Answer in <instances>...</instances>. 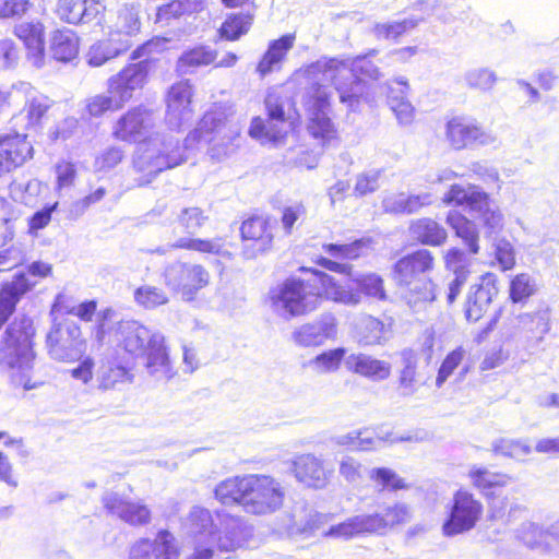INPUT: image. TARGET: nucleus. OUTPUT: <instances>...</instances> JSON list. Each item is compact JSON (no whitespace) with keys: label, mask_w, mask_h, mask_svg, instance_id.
Wrapping results in <instances>:
<instances>
[{"label":"nucleus","mask_w":559,"mask_h":559,"mask_svg":"<svg viewBox=\"0 0 559 559\" xmlns=\"http://www.w3.org/2000/svg\"><path fill=\"white\" fill-rule=\"evenodd\" d=\"M358 56L350 61L335 58H322L306 69L309 86L302 95V104L308 115V131L314 139L324 143L334 136L335 130L329 117L331 93L328 83H332L340 95L341 103L356 110L362 93V82L357 74L378 80L379 68L369 59L374 56Z\"/></svg>","instance_id":"1"},{"label":"nucleus","mask_w":559,"mask_h":559,"mask_svg":"<svg viewBox=\"0 0 559 559\" xmlns=\"http://www.w3.org/2000/svg\"><path fill=\"white\" fill-rule=\"evenodd\" d=\"M215 524L210 510L195 506L182 521L181 530L188 538L192 554L186 559H223L242 548L251 537V530L238 516L217 513Z\"/></svg>","instance_id":"2"},{"label":"nucleus","mask_w":559,"mask_h":559,"mask_svg":"<svg viewBox=\"0 0 559 559\" xmlns=\"http://www.w3.org/2000/svg\"><path fill=\"white\" fill-rule=\"evenodd\" d=\"M111 342L126 355L146 358L150 374L157 379H170V361L164 335L138 320L117 323L111 333Z\"/></svg>","instance_id":"3"},{"label":"nucleus","mask_w":559,"mask_h":559,"mask_svg":"<svg viewBox=\"0 0 559 559\" xmlns=\"http://www.w3.org/2000/svg\"><path fill=\"white\" fill-rule=\"evenodd\" d=\"M435 269V258L427 249H418L399 259L392 267V280L402 301L419 313L436 300L433 282L428 274Z\"/></svg>","instance_id":"4"},{"label":"nucleus","mask_w":559,"mask_h":559,"mask_svg":"<svg viewBox=\"0 0 559 559\" xmlns=\"http://www.w3.org/2000/svg\"><path fill=\"white\" fill-rule=\"evenodd\" d=\"M32 319L22 317L12 321L5 330L0 346V367L15 386L32 390L39 385L33 380L35 354Z\"/></svg>","instance_id":"5"},{"label":"nucleus","mask_w":559,"mask_h":559,"mask_svg":"<svg viewBox=\"0 0 559 559\" xmlns=\"http://www.w3.org/2000/svg\"><path fill=\"white\" fill-rule=\"evenodd\" d=\"M239 129L223 118L222 114L207 112L199 127L183 141L186 155L177 157V166L187 162L199 148L202 140L210 143L209 154L215 160H222L234 152L233 142L238 138Z\"/></svg>","instance_id":"6"},{"label":"nucleus","mask_w":559,"mask_h":559,"mask_svg":"<svg viewBox=\"0 0 559 559\" xmlns=\"http://www.w3.org/2000/svg\"><path fill=\"white\" fill-rule=\"evenodd\" d=\"M412 511L405 503L386 506L382 512L358 514L344 522L332 525L323 533L325 537L350 539L364 534L384 535L399 525L408 523Z\"/></svg>","instance_id":"7"},{"label":"nucleus","mask_w":559,"mask_h":559,"mask_svg":"<svg viewBox=\"0 0 559 559\" xmlns=\"http://www.w3.org/2000/svg\"><path fill=\"white\" fill-rule=\"evenodd\" d=\"M269 300L272 311L289 321L316 310L320 305V294L309 282L288 278L270 290Z\"/></svg>","instance_id":"8"},{"label":"nucleus","mask_w":559,"mask_h":559,"mask_svg":"<svg viewBox=\"0 0 559 559\" xmlns=\"http://www.w3.org/2000/svg\"><path fill=\"white\" fill-rule=\"evenodd\" d=\"M242 509L253 515H269L283 506L285 490L282 484L269 475H247Z\"/></svg>","instance_id":"9"},{"label":"nucleus","mask_w":559,"mask_h":559,"mask_svg":"<svg viewBox=\"0 0 559 559\" xmlns=\"http://www.w3.org/2000/svg\"><path fill=\"white\" fill-rule=\"evenodd\" d=\"M170 147L171 142L166 143L165 138L158 133L150 135L147 140L138 144L132 165L136 173L143 174L144 183L151 182L156 175L173 167Z\"/></svg>","instance_id":"10"},{"label":"nucleus","mask_w":559,"mask_h":559,"mask_svg":"<svg viewBox=\"0 0 559 559\" xmlns=\"http://www.w3.org/2000/svg\"><path fill=\"white\" fill-rule=\"evenodd\" d=\"M483 514V504L467 490H457L453 496L449 519L442 526L445 536H455L475 527Z\"/></svg>","instance_id":"11"},{"label":"nucleus","mask_w":559,"mask_h":559,"mask_svg":"<svg viewBox=\"0 0 559 559\" xmlns=\"http://www.w3.org/2000/svg\"><path fill=\"white\" fill-rule=\"evenodd\" d=\"M445 140L454 150L471 146H487L497 142V136L467 117H453L445 124Z\"/></svg>","instance_id":"12"},{"label":"nucleus","mask_w":559,"mask_h":559,"mask_svg":"<svg viewBox=\"0 0 559 559\" xmlns=\"http://www.w3.org/2000/svg\"><path fill=\"white\" fill-rule=\"evenodd\" d=\"M49 356L59 361L78 359L83 352L81 330L74 322L55 323L47 335Z\"/></svg>","instance_id":"13"},{"label":"nucleus","mask_w":559,"mask_h":559,"mask_svg":"<svg viewBox=\"0 0 559 559\" xmlns=\"http://www.w3.org/2000/svg\"><path fill=\"white\" fill-rule=\"evenodd\" d=\"M150 70V60H142L124 67L120 72L109 78L108 93L114 95L118 104L123 107L132 99L135 92L144 87Z\"/></svg>","instance_id":"14"},{"label":"nucleus","mask_w":559,"mask_h":559,"mask_svg":"<svg viewBox=\"0 0 559 559\" xmlns=\"http://www.w3.org/2000/svg\"><path fill=\"white\" fill-rule=\"evenodd\" d=\"M265 106L269 112L267 122L265 123L259 117L253 118L249 134L262 144L277 145L286 134L283 129L285 121L283 105L277 96L269 94L265 98Z\"/></svg>","instance_id":"15"},{"label":"nucleus","mask_w":559,"mask_h":559,"mask_svg":"<svg viewBox=\"0 0 559 559\" xmlns=\"http://www.w3.org/2000/svg\"><path fill=\"white\" fill-rule=\"evenodd\" d=\"M154 127L153 114L138 106L128 110L115 123L112 136L127 143H140L147 140L152 128Z\"/></svg>","instance_id":"16"},{"label":"nucleus","mask_w":559,"mask_h":559,"mask_svg":"<svg viewBox=\"0 0 559 559\" xmlns=\"http://www.w3.org/2000/svg\"><path fill=\"white\" fill-rule=\"evenodd\" d=\"M103 503L109 514L131 526H146L152 521L150 508L141 500H128L116 492H107L103 497Z\"/></svg>","instance_id":"17"},{"label":"nucleus","mask_w":559,"mask_h":559,"mask_svg":"<svg viewBox=\"0 0 559 559\" xmlns=\"http://www.w3.org/2000/svg\"><path fill=\"white\" fill-rule=\"evenodd\" d=\"M174 554V533L168 528H160L153 538L136 539L129 548L128 559H173Z\"/></svg>","instance_id":"18"},{"label":"nucleus","mask_w":559,"mask_h":559,"mask_svg":"<svg viewBox=\"0 0 559 559\" xmlns=\"http://www.w3.org/2000/svg\"><path fill=\"white\" fill-rule=\"evenodd\" d=\"M337 334V322L334 316L328 313L318 320L305 323L292 333L296 345L301 347L320 346L326 340L335 338Z\"/></svg>","instance_id":"19"},{"label":"nucleus","mask_w":559,"mask_h":559,"mask_svg":"<svg viewBox=\"0 0 559 559\" xmlns=\"http://www.w3.org/2000/svg\"><path fill=\"white\" fill-rule=\"evenodd\" d=\"M292 465L295 477L313 488L325 487L333 473L332 468L325 466L322 459L311 453L297 455Z\"/></svg>","instance_id":"20"},{"label":"nucleus","mask_w":559,"mask_h":559,"mask_svg":"<svg viewBox=\"0 0 559 559\" xmlns=\"http://www.w3.org/2000/svg\"><path fill=\"white\" fill-rule=\"evenodd\" d=\"M240 230L246 242L245 254L247 258H254L271 247L273 233L267 218L251 217L242 223Z\"/></svg>","instance_id":"21"},{"label":"nucleus","mask_w":559,"mask_h":559,"mask_svg":"<svg viewBox=\"0 0 559 559\" xmlns=\"http://www.w3.org/2000/svg\"><path fill=\"white\" fill-rule=\"evenodd\" d=\"M496 276L487 273L478 284L471 287L465 304V316L468 321H478L489 309L492 298L497 295Z\"/></svg>","instance_id":"22"},{"label":"nucleus","mask_w":559,"mask_h":559,"mask_svg":"<svg viewBox=\"0 0 559 559\" xmlns=\"http://www.w3.org/2000/svg\"><path fill=\"white\" fill-rule=\"evenodd\" d=\"M33 146L23 134L0 138V177L22 166L32 157Z\"/></svg>","instance_id":"23"},{"label":"nucleus","mask_w":559,"mask_h":559,"mask_svg":"<svg viewBox=\"0 0 559 559\" xmlns=\"http://www.w3.org/2000/svg\"><path fill=\"white\" fill-rule=\"evenodd\" d=\"M33 146L23 134L0 138V177L22 166L32 157Z\"/></svg>","instance_id":"24"},{"label":"nucleus","mask_w":559,"mask_h":559,"mask_svg":"<svg viewBox=\"0 0 559 559\" xmlns=\"http://www.w3.org/2000/svg\"><path fill=\"white\" fill-rule=\"evenodd\" d=\"M14 35L24 44L28 61L36 68L45 63L44 26L39 22H21L14 26Z\"/></svg>","instance_id":"25"},{"label":"nucleus","mask_w":559,"mask_h":559,"mask_svg":"<svg viewBox=\"0 0 559 559\" xmlns=\"http://www.w3.org/2000/svg\"><path fill=\"white\" fill-rule=\"evenodd\" d=\"M105 10V0H59L58 16L70 24L88 23Z\"/></svg>","instance_id":"26"},{"label":"nucleus","mask_w":559,"mask_h":559,"mask_svg":"<svg viewBox=\"0 0 559 559\" xmlns=\"http://www.w3.org/2000/svg\"><path fill=\"white\" fill-rule=\"evenodd\" d=\"M324 520V515L306 506H295L289 513L284 515L280 530L288 536L310 534L319 528Z\"/></svg>","instance_id":"27"},{"label":"nucleus","mask_w":559,"mask_h":559,"mask_svg":"<svg viewBox=\"0 0 559 559\" xmlns=\"http://www.w3.org/2000/svg\"><path fill=\"white\" fill-rule=\"evenodd\" d=\"M476 197L479 199L474 201V206L471 210L475 219L485 230L486 236L500 233L504 226V216L499 205L486 192Z\"/></svg>","instance_id":"28"},{"label":"nucleus","mask_w":559,"mask_h":559,"mask_svg":"<svg viewBox=\"0 0 559 559\" xmlns=\"http://www.w3.org/2000/svg\"><path fill=\"white\" fill-rule=\"evenodd\" d=\"M346 368L371 381H383L391 374V364L386 360L377 359L370 355L358 353L350 354L345 358Z\"/></svg>","instance_id":"29"},{"label":"nucleus","mask_w":559,"mask_h":559,"mask_svg":"<svg viewBox=\"0 0 559 559\" xmlns=\"http://www.w3.org/2000/svg\"><path fill=\"white\" fill-rule=\"evenodd\" d=\"M316 293L320 294V299L323 297L345 306L355 307L361 302L360 293L352 285L341 284L324 273L320 275V288Z\"/></svg>","instance_id":"30"},{"label":"nucleus","mask_w":559,"mask_h":559,"mask_svg":"<svg viewBox=\"0 0 559 559\" xmlns=\"http://www.w3.org/2000/svg\"><path fill=\"white\" fill-rule=\"evenodd\" d=\"M408 235L424 246L439 247L448 238L443 226L430 217L413 219L408 226Z\"/></svg>","instance_id":"31"},{"label":"nucleus","mask_w":559,"mask_h":559,"mask_svg":"<svg viewBox=\"0 0 559 559\" xmlns=\"http://www.w3.org/2000/svg\"><path fill=\"white\" fill-rule=\"evenodd\" d=\"M294 43L295 35L293 34L284 35L280 39L271 41L267 50L258 63L257 72L261 76H265L273 71L280 70L287 52L294 47Z\"/></svg>","instance_id":"32"},{"label":"nucleus","mask_w":559,"mask_h":559,"mask_svg":"<svg viewBox=\"0 0 559 559\" xmlns=\"http://www.w3.org/2000/svg\"><path fill=\"white\" fill-rule=\"evenodd\" d=\"M355 337L361 345L381 344L388 333L385 324L378 318L360 314L353 321Z\"/></svg>","instance_id":"33"},{"label":"nucleus","mask_w":559,"mask_h":559,"mask_svg":"<svg viewBox=\"0 0 559 559\" xmlns=\"http://www.w3.org/2000/svg\"><path fill=\"white\" fill-rule=\"evenodd\" d=\"M132 43L124 38L123 40H112L109 35L107 39L93 44L86 52V62L91 67H100L108 60L116 58L130 48Z\"/></svg>","instance_id":"34"},{"label":"nucleus","mask_w":559,"mask_h":559,"mask_svg":"<svg viewBox=\"0 0 559 559\" xmlns=\"http://www.w3.org/2000/svg\"><path fill=\"white\" fill-rule=\"evenodd\" d=\"M79 37L71 29H58L50 37L49 51L57 61L69 62L73 60L79 53Z\"/></svg>","instance_id":"35"},{"label":"nucleus","mask_w":559,"mask_h":559,"mask_svg":"<svg viewBox=\"0 0 559 559\" xmlns=\"http://www.w3.org/2000/svg\"><path fill=\"white\" fill-rule=\"evenodd\" d=\"M210 282L209 272L199 264H186L180 272V290L185 300H193L197 293Z\"/></svg>","instance_id":"36"},{"label":"nucleus","mask_w":559,"mask_h":559,"mask_svg":"<svg viewBox=\"0 0 559 559\" xmlns=\"http://www.w3.org/2000/svg\"><path fill=\"white\" fill-rule=\"evenodd\" d=\"M140 26L138 7L134 4H124L120 8L109 35L112 36V40L119 41L128 38L131 41V37L140 32Z\"/></svg>","instance_id":"37"},{"label":"nucleus","mask_w":559,"mask_h":559,"mask_svg":"<svg viewBox=\"0 0 559 559\" xmlns=\"http://www.w3.org/2000/svg\"><path fill=\"white\" fill-rule=\"evenodd\" d=\"M397 88L389 87L388 102L401 124H409L414 118V107L407 100L409 86L404 78L396 80Z\"/></svg>","instance_id":"38"},{"label":"nucleus","mask_w":559,"mask_h":559,"mask_svg":"<svg viewBox=\"0 0 559 559\" xmlns=\"http://www.w3.org/2000/svg\"><path fill=\"white\" fill-rule=\"evenodd\" d=\"M447 224L454 229L457 237L462 238L467 245L471 253L476 254L479 251L478 230L474 222L467 219L460 212L452 210L447 215Z\"/></svg>","instance_id":"39"},{"label":"nucleus","mask_w":559,"mask_h":559,"mask_svg":"<svg viewBox=\"0 0 559 559\" xmlns=\"http://www.w3.org/2000/svg\"><path fill=\"white\" fill-rule=\"evenodd\" d=\"M170 300V296L165 289L143 284L136 287L133 292L134 304L143 310H154L158 307L167 305Z\"/></svg>","instance_id":"40"},{"label":"nucleus","mask_w":559,"mask_h":559,"mask_svg":"<svg viewBox=\"0 0 559 559\" xmlns=\"http://www.w3.org/2000/svg\"><path fill=\"white\" fill-rule=\"evenodd\" d=\"M468 477L474 487L481 491H488L496 488L508 486L512 477L508 474L491 472L484 467L473 466L468 472Z\"/></svg>","instance_id":"41"},{"label":"nucleus","mask_w":559,"mask_h":559,"mask_svg":"<svg viewBox=\"0 0 559 559\" xmlns=\"http://www.w3.org/2000/svg\"><path fill=\"white\" fill-rule=\"evenodd\" d=\"M127 381H131V377L127 368L120 364L108 359L98 369L97 382L100 390H111Z\"/></svg>","instance_id":"42"},{"label":"nucleus","mask_w":559,"mask_h":559,"mask_svg":"<svg viewBox=\"0 0 559 559\" xmlns=\"http://www.w3.org/2000/svg\"><path fill=\"white\" fill-rule=\"evenodd\" d=\"M245 481H247V475L243 477H233L223 480L215 488V498L222 504H239L242 507Z\"/></svg>","instance_id":"43"},{"label":"nucleus","mask_w":559,"mask_h":559,"mask_svg":"<svg viewBox=\"0 0 559 559\" xmlns=\"http://www.w3.org/2000/svg\"><path fill=\"white\" fill-rule=\"evenodd\" d=\"M519 536L523 543L531 548H539L543 550L551 549L550 527L544 530L535 523L525 522L519 530Z\"/></svg>","instance_id":"44"},{"label":"nucleus","mask_w":559,"mask_h":559,"mask_svg":"<svg viewBox=\"0 0 559 559\" xmlns=\"http://www.w3.org/2000/svg\"><path fill=\"white\" fill-rule=\"evenodd\" d=\"M177 248L194 250L201 253H209L225 257L229 254L225 240L221 237L213 239L180 238L177 240Z\"/></svg>","instance_id":"45"},{"label":"nucleus","mask_w":559,"mask_h":559,"mask_svg":"<svg viewBox=\"0 0 559 559\" xmlns=\"http://www.w3.org/2000/svg\"><path fill=\"white\" fill-rule=\"evenodd\" d=\"M491 451L496 455L520 460L531 454L532 448L526 440L498 438L491 442Z\"/></svg>","instance_id":"46"},{"label":"nucleus","mask_w":559,"mask_h":559,"mask_svg":"<svg viewBox=\"0 0 559 559\" xmlns=\"http://www.w3.org/2000/svg\"><path fill=\"white\" fill-rule=\"evenodd\" d=\"M345 354L346 349L342 347L330 349L310 359L308 366L319 374L334 372L340 368Z\"/></svg>","instance_id":"47"},{"label":"nucleus","mask_w":559,"mask_h":559,"mask_svg":"<svg viewBox=\"0 0 559 559\" xmlns=\"http://www.w3.org/2000/svg\"><path fill=\"white\" fill-rule=\"evenodd\" d=\"M215 58L216 53L214 50L203 46L194 47L181 55L179 60H177V68L191 71L194 68L212 63Z\"/></svg>","instance_id":"48"},{"label":"nucleus","mask_w":559,"mask_h":559,"mask_svg":"<svg viewBox=\"0 0 559 559\" xmlns=\"http://www.w3.org/2000/svg\"><path fill=\"white\" fill-rule=\"evenodd\" d=\"M370 239H359L346 245H324L325 251L335 259L354 260L368 252Z\"/></svg>","instance_id":"49"},{"label":"nucleus","mask_w":559,"mask_h":559,"mask_svg":"<svg viewBox=\"0 0 559 559\" xmlns=\"http://www.w3.org/2000/svg\"><path fill=\"white\" fill-rule=\"evenodd\" d=\"M484 191L474 186L463 187L460 185H452L450 190L444 194L442 201L447 205H467L469 210L474 206V201L479 198L477 194H483Z\"/></svg>","instance_id":"50"},{"label":"nucleus","mask_w":559,"mask_h":559,"mask_svg":"<svg viewBox=\"0 0 559 559\" xmlns=\"http://www.w3.org/2000/svg\"><path fill=\"white\" fill-rule=\"evenodd\" d=\"M392 431L383 428L357 430V450L372 451L388 443Z\"/></svg>","instance_id":"51"},{"label":"nucleus","mask_w":559,"mask_h":559,"mask_svg":"<svg viewBox=\"0 0 559 559\" xmlns=\"http://www.w3.org/2000/svg\"><path fill=\"white\" fill-rule=\"evenodd\" d=\"M369 478L380 487L381 490L396 491L408 487L405 480L400 477L396 472L388 467L372 468L369 472Z\"/></svg>","instance_id":"52"},{"label":"nucleus","mask_w":559,"mask_h":559,"mask_svg":"<svg viewBox=\"0 0 559 559\" xmlns=\"http://www.w3.org/2000/svg\"><path fill=\"white\" fill-rule=\"evenodd\" d=\"M352 281L356 284V290H358L360 295L364 294L368 297H372L379 300L386 299V294L383 287V280L379 275L370 273L357 276Z\"/></svg>","instance_id":"53"},{"label":"nucleus","mask_w":559,"mask_h":559,"mask_svg":"<svg viewBox=\"0 0 559 559\" xmlns=\"http://www.w3.org/2000/svg\"><path fill=\"white\" fill-rule=\"evenodd\" d=\"M251 23L250 14L231 15L223 23L221 35L228 40H236L249 31Z\"/></svg>","instance_id":"54"},{"label":"nucleus","mask_w":559,"mask_h":559,"mask_svg":"<svg viewBox=\"0 0 559 559\" xmlns=\"http://www.w3.org/2000/svg\"><path fill=\"white\" fill-rule=\"evenodd\" d=\"M466 356L464 347L459 346L450 352L443 359L436 378V385L441 388L454 370L462 364Z\"/></svg>","instance_id":"55"},{"label":"nucleus","mask_w":559,"mask_h":559,"mask_svg":"<svg viewBox=\"0 0 559 559\" xmlns=\"http://www.w3.org/2000/svg\"><path fill=\"white\" fill-rule=\"evenodd\" d=\"M417 22L414 20H404L392 23H378L373 26L372 33L379 39H395L407 31L414 28Z\"/></svg>","instance_id":"56"},{"label":"nucleus","mask_w":559,"mask_h":559,"mask_svg":"<svg viewBox=\"0 0 559 559\" xmlns=\"http://www.w3.org/2000/svg\"><path fill=\"white\" fill-rule=\"evenodd\" d=\"M124 158V152L121 147L109 146L100 152L93 164L96 173H108L117 167Z\"/></svg>","instance_id":"57"},{"label":"nucleus","mask_w":559,"mask_h":559,"mask_svg":"<svg viewBox=\"0 0 559 559\" xmlns=\"http://www.w3.org/2000/svg\"><path fill=\"white\" fill-rule=\"evenodd\" d=\"M50 106H51V100L47 96L38 93L34 88V94H32V96H29V98L25 105L28 124H32V126L37 124L40 121V119L44 117L46 111L50 108Z\"/></svg>","instance_id":"58"},{"label":"nucleus","mask_w":559,"mask_h":559,"mask_svg":"<svg viewBox=\"0 0 559 559\" xmlns=\"http://www.w3.org/2000/svg\"><path fill=\"white\" fill-rule=\"evenodd\" d=\"M122 108L120 104H118L117 98L109 94H99L87 99L86 110L93 117H100L107 111H114Z\"/></svg>","instance_id":"59"},{"label":"nucleus","mask_w":559,"mask_h":559,"mask_svg":"<svg viewBox=\"0 0 559 559\" xmlns=\"http://www.w3.org/2000/svg\"><path fill=\"white\" fill-rule=\"evenodd\" d=\"M381 175L382 171L380 169H369L358 174L354 187L355 194L364 197L377 191L380 187Z\"/></svg>","instance_id":"60"},{"label":"nucleus","mask_w":559,"mask_h":559,"mask_svg":"<svg viewBox=\"0 0 559 559\" xmlns=\"http://www.w3.org/2000/svg\"><path fill=\"white\" fill-rule=\"evenodd\" d=\"M171 46V39L167 37H154L132 52V59L146 57L144 60L154 62V55L160 53Z\"/></svg>","instance_id":"61"},{"label":"nucleus","mask_w":559,"mask_h":559,"mask_svg":"<svg viewBox=\"0 0 559 559\" xmlns=\"http://www.w3.org/2000/svg\"><path fill=\"white\" fill-rule=\"evenodd\" d=\"M465 82L472 88L489 91L495 85L496 74L488 69H473L465 73Z\"/></svg>","instance_id":"62"},{"label":"nucleus","mask_w":559,"mask_h":559,"mask_svg":"<svg viewBox=\"0 0 559 559\" xmlns=\"http://www.w3.org/2000/svg\"><path fill=\"white\" fill-rule=\"evenodd\" d=\"M338 474L348 484H357L362 480L364 468L358 460L343 456L338 462Z\"/></svg>","instance_id":"63"},{"label":"nucleus","mask_w":559,"mask_h":559,"mask_svg":"<svg viewBox=\"0 0 559 559\" xmlns=\"http://www.w3.org/2000/svg\"><path fill=\"white\" fill-rule=\"evenodd\" d=\"M521 323L533 334L532 337L536 340L537 344L544 340L550 329L548 319L540 313L524 314L521 317Z\"/></svg>","instance_id":"64"}]
</instances>
